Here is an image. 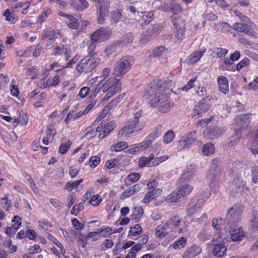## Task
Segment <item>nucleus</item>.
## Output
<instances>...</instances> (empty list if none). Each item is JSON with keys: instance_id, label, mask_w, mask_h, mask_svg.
I'll return each mask as SVG.
<instances>
[{"instance_id": "obj_1", "label": "nucleus", "mask_w": 258, "mask_h": 258, "mask_svg": "<svg viewBox=\"0 0 258 258\" xmlns=\"http://www.w3.org/2000/svg\"><path fill=\"white\" fill-rule=\"evenodd\" d=\"M142 111L139 110L131 117L126 125L119 131L118 135L128 136L132 134L141 131L145 126V122L142 119Z\"/></svg>"}, {"instance_id": "obj_2", "label": "nucleus", "mask_w": 258, "mask_h": 258, "mask_svg": "<svg viewBox=\"0 0 258 258\" xmlns=\"http://www.w3.org/2000/svg\"><path fill=\"white\" fill-rule=\"evenodd\" d=\"M132 66V60L128 56L120 58L116 63L113 69L115 77L121 76L128 72Z\"/></svg>"}, {"instance_id": "obj_3", "label": "nucleus", "mask_w": 258, "mask_h": 258, "mask_svg": "<svg viewBox=\"0 0 258 258\" xmlns=\"http://www.w3.org/2000/svg\"><path fill=\"white\" fill-rule=\"evenodd\" d=\"M151 94L149 102L152 107L159 106L166 100V94L163 93L162 89L153 85L149 90Z\"/></svg>"}, {"instance_id": "obj_4", "label": "nucleus", "mask_w": 258, "mask_h": 258, "mask_svg": "<svg viewBox=\"0 0 258 258\" xmlns=\"http://www.w3.org/2000/svg\"><path fill=\"white\" fill-rule=\"evenodd\" d=\"M121 88V84L120 81L116 77L107 82L105 80L103 88V93H107L104 100H107L113 95L118 92Z\"/></svg>"}, {"instance_id": "obj_5", "label": "nucleus", "mask_w": 258, "mask_h": 258, "mask_svg": "<svg viewBox=\"0 0 258 258\" xmlns=\"http://www.w3.org/2000/svg\"><path fill=\"white\" fill-rule=\"evenodd\" d=\"M210 99L208 97L203 98L197 105H195L192 113L194 116H202L207 112L211 107Z\"/></svg>"}, {"instance_id": "obj_6", "label": "nucleus", "mask_w": 258, "mask_h": 258, "mask_svg": "<svg viewBox=\"0 0 258 258\" xmlns=\"http://www.w3.org/2000/svg\"><path fill=\"white\" fill-rule=\"evenodd\" d=\"M112 34V31L106 28H101L91 36V40L98 42L104 41L109 39Z\"/></svg>"}, {"instance_id": "obj_7", "label": "nucleus", "mask_w": 258, "mask_h": 258, "mask_svg": "<svg viewBox=\"0 0 258 258\" xmlns=\"http://www.w3.org/2000/svg\"><path fill=\"white\" fill-rule=\"evenodd\" d=\"M251 114L246 113L237 115L234 119V123L237 130L241 132L247 128L250 123Z\"/></svg>"}, {"instance_id": "obj_8", "label": "nucleus", "mask_w": 258, "mask_h": 258, "mask_svg": "<svg viewBox=\"0 0 258 258\" xmlns=\"http://www.w3.org/2000/svg\"><path fill=\"white\" fill-rule=\"evenodd\" d=\"M173 23L176 29L175 36L179 40H182L185 35V23L180 18H175L173 20Z\"/></svg>"}, {"instance_id": "obj_9", "label": "nucleus", "mask_w": 258, "mask_h": 258, "mask_svg": "<svg viewBox=\"0 0 258 258\" xmlns=\"http://www.w3.org/2000/svg\"><path fill=\"white\" fill-rule=\"evenodd\" d=\"M224 132V130L221 128H215L214 126H211L207 128L204 132V137L209 140L218 138Z\"/></svg>"}, {"instance_id": "obj_10", "label": "nucleus", "mask_w": 258, "mask_h": 258, "mask_svg": "<svg viewBox=\"0 0 258 258\" xmlns=\"http://www.w3.org/2000/svg\"><path fill=\"white\" fill-rule=\"evenodd\" d=\"M233 28L235 30L243 32L249 36H253L255 33L254 31L245 23H235L233 24Z\"/></svg>"}, {"instance_id": "obj_11", "label": "nucleus", "mask_w": 258, "mask_h": 258, "mask_svg": "<svg viewBox=\"0 0 258 258\" xmlns=\"http://www.w3.org/2000/svg\"><path fill=\"white\" fill-rule=\"evenodd\" d=\"M229 176L231 179H234V182L235 186L237 187V190L235 191L236 193L243 190L244 184L242 181L240 180L238 173L234 169H231L229 171Z\"/></svg>"}, {"instance_id": "obj_12", "label": "nucleus", "mask_w": 258, "mask_h": 258, "mask_svg": "<svg viewBox=\"0 0 258 258\" xmlns=\"http://www.w3.org/2000/svg\"><path fill=\"white\" fill-rule=\"evenodd\" d=\"M213 245H214V247L213 250V253L215 256L221 257L225 255L226 252V248L224 245V242L220 241V243H214Z\"/></svg>"}, {"instance_id": "obj_13", "label": "nucleus", "mask_w": 258, "mask_h": 258, "mask_svg": "<svg viewBox=\"0 0 258 258\" xmlns=\"http://www.w3.org/2000/svg\"><path fill=\"white\" fill-rule=\"evenodd\" d=\"M242 212V209L240 206L234 205L227 212V219H229L231 218L234 219H237Z\"/></svg>"}, {"instance_id": "obj_14", "label": "nucleus", "mask_w": 258, "mask_h": 258, "mask_svg": "<svg viewBox=\"0 0 258 258\" xmlns=\"http://www.w3.org/2000/svg\"><path fill=\"white\" fill-rule=\"evenodd\" d=\"M217 82L220 91L225 94L229 92L228 82L225 76H221L217 78Z\"/></svg>"}, {"instance_id": "obj_15", "label": "nucleus", "mask_w": 258, "mask_h": 258, "mask_svg": "<svg viewBox=\"0 0 258 258\" xmlns=\"http://www.w3.org/2000/svg\"><path fill=\"white\" fill-rule=\"evenodd\" d=\"M219 160L217 159H213L210 165L208 176L210 177H216L220 172V169L217 167Z\"/></svg>"}, {"instance_id": "obj_16", "label": "nucleus", "mask_w": 258, "mask_h": 258, "mask_svg": "<svg viewBox=\"0 0 258 258\" xmlns=\"http://www.w3.org/2000/svg\"><path fill=\"white\" fill-rule=\"evenodd\" d=\"M57 36L54 30L47 31L41 35L42 40H46L47 45L53 43L56 40Z\"/></svg>"}, {"instance_id": "obj_17", "label": "nucleus", "mask_w": 258, "mask_h": 258, "mask_svg": "<svg viewBox=\"0 0 258 258\" xmlns=\"http://www.w3.org/2000/svg\"><path fill=\"white\" fill-rule=\"evenodd\" d=\"M169 228V224L166 222L163 225H160L157 226L155 230V234L158 238H163L167 234V229Z\"/></svg>"}, {"instance_id": "obj_18", "label": "nucleus", "mask_w": 258, "mask_h": 258, "mask_svg": "<svg viewBox=\"0 0 258 258\" xmlns=\"http://www.w3.org/2000/svg\"><path fill=\"white\" fill-rule=\"evenodd\" d=\"M183 200L177 189L168 195L165 199L166 202L169 203H178Z\"/></svg>"}, {"instance_id": "obj_19", "label": "nucleus", "mask_w": 258, "mask_h": 258, "mask_svg": "<svg viewBox=\"0 0 258 258\" xmlns=\"http://www.w3.org/2000/svg\"><path fill=\"white\" fill-rule=\"evenodd\" d=\"M196 201L194 199H192L188 205V208H187V212L188 213V215L191 218H193V219H199V216H194L195 214L196 213L198 209H200V208H198L197 205L196 204Z\"/></svg>"}, {"instance_id": "obj_20", "label": "nucleus", "mask_w": 258, "mask_h": 258, "mask_svg": "<svg viewBox=\"0 0 258 258\" xmlns=\"http://www.w3.org/2000/svg\"><path fill=\"white\" fill-rule=\"evenodd\" d=\"M162 190L160 188L155 189L153 188L151 191L147 192L143 200V202L144 203H147L152 200H153L157 195H159Z\"/></svg>"}, {"instance_id": "obj_21", "label": "nucleus", "mask_w": 258, "mask_h": 258, "mask_svg": "<svg viewBox=\"0 0 258 258\" xmlns=\"http://www.w3.org/2000/svg\"><path fill=\"white\" fill-rule=\"evenodd\" d=\"M192 189V186L189 184L181 185L177 188L178 192L180 194V196H181L183 200L185 197L189 195Z\"/></svg>"}, {"instance_id": "obj_22", "label": "nucleus", "mask_w": 258, "mask_h": 258, "mask_svg": "<svg viewBox=\"0 0 258 258\" xmlns=\"http://www.w3.org/2000/svg\"><path fill=\"white\" fill-rule=\"evenodd\" d=\"M153 16L152 12L144 13L142 16V19L139 20L140 24L142 26L148 25L153 19Z\"/></svg>"}, {"instance_id": "obj_23", "label": "nucleus", "mask_w": 258, "mask_h": 258, "mask_svg": "<svg viewBox=\"0 0 258 258\" xmlns=\"http://www.w3.org/2000/svg\"><path fill=\"white\" fill-rule=\"evenodd\" d=\"M203 54V52L195 51L185 59V62L188 64L194 63L200 59Z\"/></svg>"}, {"instance_id": "obj_24", "label": "nucleus", "mask_w": 258, "mask_h": 258, "mask_svg": "<svg viewBox=\"0 0 258 258\" xmlns=\"http://www.w3.org/2000/svg\"><path fill=\"white\" fill-rule=\"evenodd\" d=\"M241 136V132L235 129L234 134L229 138L228 143V146H233L239 143Z\"/></svg>"}, {"instance_id": "obj_25", "label": "nucleus", "mask_w": 258, "mask_h": 258, "mask_svg": "<svg viewBox=\"0 0 258 258\" xmlns=\"http://www.w3.org/2000/svg\"><path fill=\"white\" fill-rule=\"evenodd\" d=\"M59 77L58 76H54L53 78L49 79L45 83V79L43 78L41 81V84L43 85V88H47L49 86H55L58 83Z\"/></svg>"}, {"instance_id": "obj_26", "label": "nucleus", "mask_w": 258, "mask_h": 258, "mask_svg": "<svg viewBox=\"0 0 258 258\" xmlns=\"http://www.w3.org/2000/svg\"><path fill=\"white\" fill-rule=\"evenodd\" d=\"M115 126L114 122L112 121L108 122L107 124L105 125L103 132L102 133L99 134V137L100 138H105L113 130Z\"/></svg>"}, {"instance_id": "obj_27", "label": "nucleus", "mask_w": 258, "mask_h": 258, "mask_svg": "<svg viewBox=\"0 0 258 258\" xmlns=\"http://www.w3.org/2000/svg\"><path fill=\"white\" fill-rule=\"evenodd\" d=\"M200 248L196 245H194L187 249L184 253V255L188 257H192L200 253Z\"/></svg>"}, {"instance_id": "obj_28", "label": "nucleus", "mask_w": 258, "mask_h": 258, "mask_svg": "<svg viewBox=\"0 0 258 258\" xmlns=\"http://www.w3.org/2000/svg\"><path fill=\"white\" fill-rule=\"evenodd\" d=\"M52 10L50 8H44L41 14L38 17L37 22L41 25L45 19L51 14Z\"/></svg>"}, {"instance_id": "obj_29", "label": "nucleus", "mask_w": 258, "mask_h": 258, "mask_svg": "<svg viewBox=\"0 0 258 258\" xmlns=\"http://www.w3.org/2000/svg\"><path fill=\"white\" fill-rule=\"evenodd\" d=\"M127 147L128 145L126 142L121 141L111 146L110 150L111 151L120 152L125 149Z\"/></svg>"}, {"instance_id": "obj_30", "label": "nucleus", "mask_w": 258, "mask_h": 258, "mask_svg": "<svg viewBox=\"0 0 258 258\" xmlns=\"http://www.w3.org/2000/svg\"><path fill=\"white\" fill-rule=\"evenodd\" d=\"M163 102V103H161L159 106V110L162 112H168L170 108L173 106V103L168 100V96H166V100Z\"/></svg>"}, {"instance_id": "obj_31", "label": "nucleus", "mask_w": 258, "mask_h": 258, "mask_svg": "<svg viewBox=\"0 0 258 258\" xmlns=\"http://www.w3.org/2000/svg\"><path fill=\"white\" fill-rule=\"evenodd\" d=\"M154 159V155L153 154H151L149 155L148 157H141L139 161V166L140 167H144L145 166H151V165H149L151 161H152Z\"/></svg>"}, {"instance_id": "obj_32", "label": "nucleus", "mask_w": 258, "mask_h": 258, "mask_svg": "<svg viewBox=\"0 0 258 258\" xmlns=\"http://www.w3.org/2000/svg\"><path fill=\"white\" fill-rule=\"evenodd\" d=\"M66 23L68 26L71 29H77L79 28V23L78 19L72 16H68Z\"/></svg>"}, {"instance_id": "obj_33", "label": "nucleus", "mask_w": 258, "mask_h": 258, "mask_svg": "<svg viewBox=\"0 0 258 258\" xmlns=\"http://www.w3.org/2000/svg\"><path fill=\"white\" fill-rule=\"evenodd\" d=\"M186 238L182 237L179 239L176 240L171 246H172L175 250L180 249L185 246L186 243Z\"/></svg>"}, {"instance_id": "obj_34", "label": "nucleus", "mask_w": 258, "mask_h": 258, "mask_svg": "<svg viewBox=\"0 0 258 258\" xmlns=\"http://www.w3.org/2000/svg\"><path fill=\"white\" fill-rule=\"evenodd\" d=\"M120 97H118L110 102L107 105H105L103 109V112H104L105 115H106L111 109L116 106L120 102Z\"/></svg>"}, {"instance_id": "obj_35", "label": "nucleus", "mask_w": 258, "mask_h": 258, "mask_svg": "<svg viewBox=\"0 0 258 258\" xmlns=\"http://www.w3.org/2000/svg\"><path fill=\"white\" fill-rule=\"evenodd\" d=\"M166 1L170 5V11L174 15L181 12L182 11V8L179 4L172 3L171 0H166Z\"/></svg>"}, {"instance_id": "obj_36", "label": "nucleus", "mask_w": 258, "mask_h": 258, "mask_svg": "<svg viewBox=\"0 0 258 258\" xmlns=\"http://www.w3.org/2000/svg\"><path fill=\"white\" fill-rule=\"evenodd\" d=\"M215 150L214 145L211 143H208L206 144L203 147L202 152L204 155L208 156L214 153Z\"/></svg>"}, {"instance_id": "obj_37", "label": "nucleus", "mask_w": 258, "mask_h": 258, "mask_svg": "<svg viewBox=\"0 0 258 258\" xmlns=\"http://www.w3.org/2000/svg\"><path fill=\"white\" fill-rule=\"evenodd\" d=\"M228 53V50L225 48L220 47L215 48L213 51L214 57L216 58H221L225 56Z\"/></svg>"}, {"instance_id": "obj_38", "label": "nucleus", "mask_w": 258, "mask_h": 258, "mask_svg": "<svg viewBox=\"0 0 258 258\" xmlns=\"http://www.w3.org/2000/svg\"><path fill=\"white\" fill-rule=\"evenodd\" d=\"M100 61V58L98 57H95L93 56L89 57V63L87 68V72H91L93 70L99 63Z\"/></svg>"}, {"instance_id": "obj_39", "label": "nucleus", "mask_w": 258, "mask_h": 258, "mask_svg": "<svg viewBox=\"0 0 258 258\" xmlns=\"http://www.w3.org/2000/svg\"><path fill=\"white\" fill-rule=\"evenodd\" d=\"M89 57L87 56L82 59L78 63L77 69L79 72H83L82 69H86L87 70V67L89 66Z\"/></svg>"}, {"instance_id": "obj_40", "label": "nucleus", "mask_w": 258, "mask_h": 258, "mask_svg": "<svg viewBox=\"0 0 258 258\" xmlns=\"http://www.w3.org/2000/svg\"><path fill=\"white\" fill-rule=\"evenodd\" d=\"M250 225L252 230H256L258 229V214L256 211L252 212L250 220Z\"/></svg>"}, {"instance_id": "obj_41", "label": "nucleus", "mask_w": 258, "mask_h": 258, "mask_svg": "<svg viewBox=\"0 0 258 258\" xmlns=\"http://www.w3.org/2000/svg\"><path fill=\"white\" fill-rule=\"evenodd\" d=\"M84 114L82 111L78 112L76 113H74V111L73 110H71L69 111V113L67 115V117L64 119V122L66 124H68L69 123V121L71 119L73 118L75 119L81 117Z\"/></svg>"}, {"instance_id": "obj_42", "label": "nucleus", "mask_w": 258, "mask_h": 258, "mask_svg": "<svg viewBox=\"0 0 258 258\" xmlns=\"http://www.w3.org/2000/svg\"><path fill=\"white\" fill-rule=\"evenodd\" d=\"M107 9L104 7H100L98 13L99 14V17L98 18V22L99 24H102L105 20V16L107 15Z\"/></svg>"}, {"instance_id": "obj_43", "label": "nucleus", "mask_w": 258, "mask_h": 258, "mask_svg": "<svg viewBox=\"0 0 258 258\" xmlns=\"http://www.w3.org/2000/svg\"><path fill=\"white\" fill-rule=\"evenodd\" d=\"M208 197V193L204 191L200 194V195L198 197V199H196V204L197 205L198 208H200L203 205Z\"/></svg>"}, {"instance_id": "obj_44", "label": "nucleus", "mask_w": 258, "mask_h": 258, "mask_svg": "<svg viewBox=\"0 0 258 258\" xmlns=\"http://www.w3.org/2000/svg\"><path fill=\"white\" fill-rule=\"evenodd\" d=\"M105 82V79L101 81L96 87L93 88L91 91V97H95L100 90H102L103 92L104 84Z\"/></svg>"}, {"instance_id": "obj_45", "label": "nucleus", "mask_w": 258, "mask_h": 258, "mask_svg": "<svg viewBox=\"0 0 258 258\" xmlns=\"http://www.w3.org/2000/svg\"><path fill=\"white\" fill-rule=\"evenodd\" d=\"M231 238L234 241L240 240L243 236V232L241 231L239 229H236L231 234Z\"/></svg>"}, {"instance_id": "obj_46", "label": "nucleus", "mask_w": 258, "mask_h": 258, "mask_svg": "<svg viewBox=\"0 0 258 258\" xmlns=\"http://www.w3.org/2000/svg\"><path fill=\"white\" fill-rule=\"evenodd\" d=\"M196 132H192L190 133L185 138H182L188 146L192 144L196 139Z\"/></svg>"}, {"instance_id": "obj_47", "label": "nucleus", "mask_w": 258, "mask_h": 258, "mask_svg": "<svg viewBox=\"0 0 258 258\" xmlns=\"http://www.w3.org/2000/svg\"><path fill=\"white\" fill-rule=\"evenodd\" d=\"M119 47V43L118 42L114 43L113 44L108 45L105 49L104 52L107 55H110L113 52L116 51L118 47Z\"/></svg>"}, {"instance_id": "obj_48", "label": "nucleus", "mask_w": 258, "mask_h": 258, "mask_svg": "<svg viewBox=\"0 0 258 258\" xmlns=\"http://www.w3.org/2000/svg\"><path fill=\"white\" fill-rule=\"evenodd\" d=\"M168 50L164 46H160L153 50V55L159 57L163 54H166Z\"/></svg>"}, {"instance_id": "obj_49", "label": "nucleus", "mask_w": 258, "mask_h": 258, "mask_svg": "<svg viewBox=\"0 0 258 258\" xmlns=\"http://www.w3.org/2000/svg\"><path fill=\"white\" fill-rule=\"evenodd\" d=\"M25 177H28L27 183L34 191V192L35 194H38L39 192V189L35 183L34 182L33 179L28 174H26Z\"/></svg>"}, {"instance_id": "obj_50", "label": "nucleus", "mask_w": 258, "mask_h": 258, "mask_svg": "<svg viewBox=\"0 0 258 258\" xmlns=\"http://www.w3.org/2000/svg\"><path fill=\"white\" fill-rule=\"evenodd\" d=\"M82 181L83 179H80L73 182H68L65 185V188L68 191H71L75 187H77V186H78L82 182Z\"/></svg>"}, {"instance_id": "obj_51", "label": "nucleus", "mask_w": 258, "mask_h": 258, "mask_svg": "<svg viewBox=\"0 0 258 258\" xmlns=\"http://www.w3.org/2000/svg\"><path fill=\"white\" fill-rule=\"evenodd\" d=\"M174 133L172 130L168 131L164 136L163 141L166 144L170 143L174 138Z\"/></svg>"}, {"instance_id": "obj_52", "label": "nucleus", "mask_w": 258, "mask_h": 258, "mask_svg": "<svg viewBox=\"0 0 258 258\" xmlns=\"http://www.w3.org/2000/svg\"><path fill=\"white\" fill-rule=\"evenodd\" d=\"M48 237H49V239L60 249V251L62 253H64L66 252V250L62 244L60 242H59L56 238H55L53 236L50 235V234H48Z\"/></svg>"}, {"instance_id": "obj_53", "label": "nucleus", "mask_w": 258, "mask_h": 258, "mask_svg": "<svg viewBox=\"0 0 258 258\" xmlns=\"http://www.w3.org/2000/svg\"><path fill=\"white\" fill-rule=\"evenodd\" d=\"M72 142L70 140H68L66 143H62L59 147V152L61 154H65L70 148Z\"/></svg>"}, {"instance_id": "obj_54", "label": "nucleus", "mask_w": 258, "mask_h": 258, "mask_svg": "<svg viewBox=\"0 0 258 258\" xmlns=\"http://www.w3.org/2000/svg\"><path fill=\"white\" fill-rule=\"evenodd\" d=\"M21 226V223L18 224L17 226H15L16 228H12V227H7L5 230L6 233L10 237H13L16 233V230Z\"/></svg>"}, {"instance_id": "obj_55", "label": "nucleus", "mask_w": 258, "mask_h": 258, "mask_svg": "<svg viewBox=\"0 0 258 258\" xmlns=\"http://www.w3.org/2000/svg\"><path fill=\"white\" fill-rule=\"evenodd\" d=\"M249 64V59L248 58H244L237 64L236 70L239 71L243 68L247 66Z\"/></svg>"}, {"instance_id": "obj_56", "label": "nucleus", "mask_w": 258, "mask_h": 258, "mask_svg": "<svg viewBox=\"0 0 258 258\" xmlns=\"http://www.w3.org/2000/svg\"><path fill=\"white\" fill-rule=\"evenodd\" d=\"M96 3V6L98 8L100 7H104L108 9V5L110 3V0H94Z\"/></svg>"}, {"instance_id": "obj_57", "label": "nucleus", "mask_w": 258, "mask_h": 258, "mask_svg": "<svg viewBox=\"0 0 258 258\" xmlns=\"http://www.w3.org/2000/svg\"><path fill=\"white\" fill-rule=\"evenodd\" d=\"M102 198L98 195H94L89 201V203L94 206H98L101 202Z\"/></svg>"}, {"instance_id": "obj_58", "label": "nucleus", "mask_w": 258, "mask_h": 258, "mask_svg": "<svg viewBox=\"0 0 258 258\" xmlns=\"http://www.w3.org/2000/svg\"><path fill=\"white\" fill-rule=\"evenodd\" d=\"M142 227L138 224L136 225L134 227L131 228L130 233L133 236L139 235L142 231Z\"/></svg>"}, {"instance_id": "obj_59", "label": "nucleus", "mask_w": 258, "mask_h": 258, "mask_svg": "<svg viewBox=\"0 0 258 258\" xmlns=\"http://www.w3.org/2000/svg\"><path fill=\"white\" fill-rule=\"evenodd\" d=\"M248 89L258 91V76L248 84Z\"/></svg>"}, {"instance_id": "obj_60", "label": "nucleus", "mask_w": 258, "mask_h": 258, "mask_svg": "<svg viewBox=\"0 0 258 258\" xmlns=\"http://www.w3.org/2000/svg\"><path fill=\"white\" fill-rule=\"evenodd\" d=\"M84 209V205L82 203H80L78 205H75L74 207H73L71 211V213L72 215H74L77 216V214L76 213V211H77V212L81 211L83 210Z\"/></svg>"}, {"instance_id": "obj_61", "label": "nucleus", "mask_w": 258, "mask_h": 258, "mask_svg": "<svg viewBox=\"0 0 258 258\" xmlns=\"http://www.w3.org/2000/svg\"><path fill=\"white\" fill-rule=\"evenodd\" d=\"M100 162V158L99 157L95 156L90 158L89 160V165L91 167H96Z\"/></svg>"}, {"instance_id": "obj_62", "label": "nucleus", "mask_w": 258, "mask_h": 258, "mask_svg": "<svg viewBox=\"0 0 258 258\" xmlns=\"http://www.w3.org/2000/svg\"><path fill=\"white\" fill-rule=\"evenodd\" d=\"M192 177V173L189 171L183 172L180 177V180L182 182L187 181L190 180Z\"/></svg>"}, {"instance_id": "obj_63", "label": "nucleus", "mask_w": 258, "mask_h": 258, "mask_svg": "<svg viewBox=\"0 0 258 258\" xmlns=\"http://www.w3.org/2000/svg\"><path fill=\"white\" fill-rule=\"evenodd\" d=\"M62 53L67 55V49L63 47L57 46L53 48V54L54 55L60 54Z\"/></svg>"}, {"instance_id": "obj_64", "label": "nucleus", "mask_w": 258, "mask_h": 258, "mask_svg": "<svg viewBox=\"0 0 258 258\" xmlns=\"http://www.w3.org/2000/svg\"><path fill=\"white\" fill-rule=\"evenodd\" d=\"M31 48H28L25 50H20L18 52V55L21 57H27L30 56L31 53Z\"/></svg>"}]
</instances>
